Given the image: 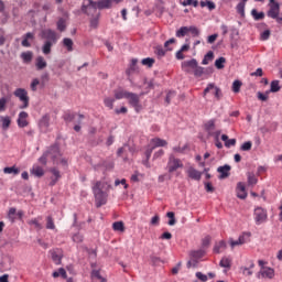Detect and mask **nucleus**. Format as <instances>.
<instances>
[{
    "instance_id": "obj_31",
    "label": "nucleus",
    "mask_w": 282,
    "mask_h": 282,
    "mask_svg": "<svg viewBox=\"0 0 282 282\" xmlns=\"http://www.w3.org/2000/svg\"><path fill=\"white\" fill-rule=\"evenodd\" d=\"M134 72H139L138 68V58H132L129 68L127 69V74H134Z\"/></svg>"
},
{
    "instance_id": "obj_60",
    "label": "nucleus",
    "mask_w": 282,
    "mask_h": 282,
    "mask_svg": "<svg viewBox=\"0 0 282 282\" xmlns=\"http://www.w3.org/2000/svg\"><path fill=\"white\" fill-rule=\"evenodd\" d=\"M47 158H50L48 154L44 152L42 156L39 158L40 164H42L43 166H47Z\"/></svg>"
},
{
    "instance_id": "obj_15",
    "label": "nucleus",
    "mask_w": 282,
    "mask_h": 282,
    "mask_svg": "<svg viewBox=\"0 0 282 282\" xmlns=\"http://www.w3.org/2000/svg\"><path fill=\"white\" fill-rule=\"evenodd\" d=\"M187 175L191 180H195L196 182H199V180H202V175H204V172H199L195 167L191 166L187 170Z\"/></svg>"
},
{
    "instance_id": "obj_21",
    "label": "nucleus",
    "mask_w": 282,
    "mask_h": 282,
    "mask_svg": "<svg viewBox=\"0 0 282 282\" xmlns=\"http://www.w3.org/2000/svg\"><path fill=\"white\" fill-rule=\"evenodd\" d=\"M30 173L35 177H43V175H45V170H43V167H41L40 165H34L31 169Z\"/></svg>"
},
{
    "instance_id": "obj_56",
    "label": "nucleus",
    "mask_w": 282,
    "mask_h": 282,
    "mask_svg": "<svg viewBox=\"0 0 282 282\" xmlns=\"http://www.w3.org/2000/svg\"><path fill=\"white\" fill-rule=\"evenodd\" d=\"M257 182H258L257 176H254V174L248 173L249 186H254V184H257Z\"/></svg>"
},
{
    "instance_id": "obj_11",
    "label": "nucleus",
    "mask_w": 282,
    "mask_h": 282,
    "mask_svg": "<svg viewBox=\"0 0 282 282\" xmlns=\"http://www.w3.org/2000/svg\"><path fill=\"white\" fill-rule=\"evenodd\" d=\"M274 279V269L267 267L257 273V279Z\"/></svg>"
},
{
    "instance_id": "obj_26",
    "label": "nucleus",
    "mask_w": 282,
    "mask_h": 282,
    "mask_svg": "<svg viewBox=\"0 0 282 282\" xmlns=\"http://www.w3.org/2000/svg\"><path fill=\"white\" fill-rule=\"evenodd\" d=\"M251 17L256 20V21H263V19H265V12L263 11H258L257 9H252L251 10Z\"/></svg>"
},
{
    "instance_id": "obj_54",
    "label": "nucleus",
    "mask_w": 282,
    "mask_h": 282,
    "mask_svg": "<svg viewBox=\"0 0 282 282\" xmlns=\"http://www.w3.org/2000/svg\"><path fill=\"white\" fill-rule=\"evenodd\" d=\"M84 239H85V237L80 232H77V234L73 235V241L75 243H83Z\"/></svg>"
},
{
    "instance_id": "obj_39",
    "label": "nucleus",
    "mask_w": 282,
    "mask_h": 282,
    "mask_svg": "<svg viewBox=\"0 0 282 282\" xmlns=\"http://www.w3.org/2000/svg\"><path fill=\"white\" fill-rule=\"evenodd\" d=\"M75 119H76V112L66 111L63 115V120L65 122H74Z\"/></svg>"
},
{
    "instance_id": "obj_46",
    "label": "nucleus",
    "mask_w": 282,
    "mask_h": 282,
    "mask_svg": "<svg viewBox=\"0 0 282 282\" xmlns=\"http://www.w3.org/2000/svg\"><path fill=\"white\" fill-rule=\"evenodd\" d=\"M166 217H169V221H167V225L169 226H175V224H177V220L175 219V213H173V212H169L167 214H166Z\"/></svg>"
},
{
    "instance_id": "obj_3",
    "label": "nucleus",
    "mask_w": 282,
    "mask_h": 282,
    "mask_svg": "<svg viewBox=\"0 0 282 282\" xmlns=\"http://www.w3.org/2000/svg\"><path fill=\"white\" fill-rule=\"evenodd\" d=\"M41 39L44 40L42 52L45 56L52 54V47L58 43V34L52 29H44L40 33Z\"/></svg>"
},
{
    "instance_id": "obj_38",
    "label": "nucleus",
    "mask_w": 282,
    "mask_h": 282,
    "mask_svg": "<svg viewBox=\"0 0 282 282\" xmlns=\"http://www.w3.org/2000/svg\"><path fill=\"white\" fill-rule=\"evenodd\" d=\"M243 85V83L239 79L234 80L232 86H231V90L234 91V94H239V91H241V86Z\"/></svg>"
},
{
    "instance_id": "obj_27",
    "label": "nucleus",
    "mask_w": 282,
    "mask_h": 282,
    "mask_svg": "<svg viewBox=\"0 0 282 282\" xmlns=\"http://www.w3.org/2000/svg\"><path fill=\"white\" fill-rule=\"evenodd\" d=\"M206 254V251L204 249H198V250H192L189 252V257H192V259H202L204 256Z\"/></svg>"
},
{
    "instance_id": "obj_37",
    "label": "nucleus",
    "mask_w": 282,
    "mask_h": 282,
    "mask_svg": "<svg viewBox=\"0 0 282 282\" xmlns=\"http://www.w3.org/2000/svg\"><path fill=\"white\" fill-rule=\"evenodd\" d=\"M215 67L216 69H224V67H226V57L220 56L219 58H217L215 61Z\"/></svg>"
},
{
    "instance_id": "obj_36",
    "label": "nucleus",
    "mask_w": 282,
    "mask_h": 282,
    "mask_svg": "<svg viewBox=\"0 0 282 282\" xmlns=\"http://www.w3.org/2000/svg\"><path fill=\"white\" fill-rule=\"evenodd\" d=\"M20 56L23 63H32V57L34 56V54L31 51H28V52L21 53Z\"/></svg>"
},
{
    "instance_id": "obj_62",
    "label": "nucleus",
    "mask_w": 282,
    "mask_h": 282,
    "mask_svg": "<svg viewBox=\"0 0 282 282\" xmlns=\"http://www.w3.org/2000/svg\"><path fill=\"white\" fill-rule=\"evenodd\" d=\"M210 236H206L202 239V248H208L210 246Z\"/></svg>"
},
{
    "instance_id": "obj_61",
    "label": "nucleus",
    "mask_w": 282,
    "mask_h": 282,
    "mask_svg": "<svg viewBox=\"0 0 282 282\" xmlns=\"http://www.w3.org/2000/svg\"><path fill=\"white\" fill-rule=\"evenodd\" d=\"M204 186H205V191L207 193H215V186H213V183L210 182H205L204 183Z\"/></svg>"
},
{
    "instance_id": "obj_20",
    "label": "nucleus",
    "mask_w": 282,
    "mask_h": 282,
    "mask_svg": "<svg viewBox=\"0 0 282 282\" xmlns=\"http://www.w3.org/2000/svg\"><path fill=\"white\" fill-rule=\"evenodd\" d=\"M88 17H91L90 18V28H93L94 30H96V28H98V23L100 21V12H94L93 11V15H88Z\"/></svg>"
},
{
    "instance_id": "obj_28",
    "label": "nucleus",
    "mask_w": 282,
    "mask_h": 282,
    "mask_svg": "<svg viewBox=\"0 0 282 282\" xmlns=\"http://www.w3.org/2000/svg\"><path fill=\"white\" fill-rule=\"evenodd\" d=\"M3 173H6L7 175H19V173H21V170L17 166H7L3 169Z\"/></svg>"
},
{
    "instance_id": "obj_53",
    "label": "nucleus",
    "mask_w": 282,
    "mask_h": 282,
    "mask_svg": "<svg viewBox=\"0 0 282 282\" xmlns=\"http://www.w3.org/2000/svg\"><path fill=\"white\" fill-rule=\"evenodd\" d=\"M113 102H116V99L111 98V97H107L105 100H104V105L106 107H108V109H113Z\"/></svg>"
},
{
    "instance_id": "obj_1",
    "label": "nucleus",
    "mask_w": 282,
    "mask_h": 282,
    "mask_svg": "<svg viewBox=\"0 0 282 282\" xmlns=\"http://www.w3.org/2000/svg\"><path fill=\"white\" fill-rule=\"evenodd\" d=\"M181 69H183L185 74H193L195 78H202L203 76H213V74L215 73V68L213 66H199V62H197L195 58L182 62Z\"/></svg>"
},
{
    "instance_id": "obj_7",
    "label": "nucleus",
    "mask_w": 282,
    "mask_h": 282,
    "mask_svg": "<svg viewBox=\"0 0 282 282\" xmlns=\"http://www.w3.org/2000/svg\"><path fill=\"white\" fill-rule=\"evenodd\" d=\"M253 217L257 226L265 224V221H268V209L260 206L256 207L253 210Z\"/></svg>"
},
{
    "instance_id": "obj_23",
    "label": "nucleus",
    "mask_w": 282,
    "mask_h": 282,
    "mask_svg": "<svg viewBox=\"0 0 282 282\" xmlns=\"http://www.w3.org/2000/svg\"><path fill=\"white\" fill-rule=\"evenodd\" d=\"M0 121H1V129H3V131H8V129H10V124H12V119L9 116L0 117Z\"/></svg>"
},
{
    "instance_id": "obj_32",
    "label": "nucleus",
    "mask_w": 282,
    "mask_h": 282,
    "mask_svg": "<svg viewBox=\"0 0 282 282\" xmlns=\"http://www.w3.org/2000/svg\"><path fill=\"white\" fill-rule=\"evenodd\" d=\"M236 11L240 14L241 19H246V2H239L236 6Z\"/></svg>"
},
{
    "instance_id": "obj_47",
    "label": "nucleus",
    "mask_w": 282,
    "mask_h": 282,
    "mask_svg": "<svg viewBox=\"0 0 282 282\" xmlns=\"http://www.w3.org/2000/svg\"><path fill=\"white\" fill-rule=\"evenodd\" d=\"M187 32H191L193 37H197L200 34L199 29L195 25L187 26Z\"/></svg>"
},
{
    "instance_id": "obj_57",
    "label": "nucleus",
    "mask_w": 282,
    "mask_h": 282,
    "mask_svg": "<svg viewBox=\"0 0 282 282\" xmlns=\"http://www.w3.org/2000/svg\"><path fill=\"white\" fill-rule=\"evenodd\" d=\"M215 93L214 96L215 98H217V100H221V98L224 97V93H221V88L214 86Z\"/></svg>"
},
{
    "instance_id": "obj_55",
    "label": "nucleus",
    "mask_w": 282,
    "mask_h": 282,
    "mask_svg": "<svg viewBox=\"0 0 282 282\" xmlns=\"http://www.w3.org/2000/svg\"><path fill=\"white\" fill-rule=\"evenodd\" d=\"M252 150V141H247L241 144L240 151H251Z\"/></svg>"
},
{
    "instance_id": "obj_10",
    "label": "nucleus",
    "mask_w": 282,
    "mask_h": 282,
    "mask_svg": "<svg viewBox=\"0 0 282 282\" xmlns=\"http://www.w3.org/2000/svg\"><path fill=\"white\" fill-rule=\"evenodd\" d=\"M231 170H232V166H230L229 164H225V165L217 167V173H219L218 180H226V178L230 177Z\"/></svg>"
},
{
    "instance_id": "obj_8",
    "label": "nucleus",
    "mask_w": 282,
    "mask_h": 282,
    "mask_svg": "<svg viewBox=\"0 0 282 282\" xmlns=\"http://www.w3.org/2000/svg\"><path fill=\"white\" fill-rule=\"evenodd\" d=\"M45 152L48 156L51 155V160L54 164H58L57 160L63 155V153H61V145H58V143L52 144Z\"/></svg>"
},
{
    "instance_id": "obj_29",
    "label": "nucleus",
    "mask_w": 282,
    "mask_h": 282,
    "mask_svg": "<svg viewBox=\"0 0 282 282\" xmlns=\"http://www.w3.org/2000/svg\"><path fill=\"white\" fill-rule=\"evenodd\" d=\"M204 129L205 131H207L208 135H213L214 129H215V119H210L208 120L205 124H204Z\"/></svg>"
},
{
    "instance_id": "obj_5",
    "label": "nucleus",
    "mask_w": 282,
    "mask_h": 282,
    "mask_svg": "<svg viewBox=\"0 0 282 282\" xmlns=\"http://www.w3.org/2000/svg\"><path fill=\"white\" fill-rule=\"evenodd\" d=\"M13 96L19 98L20 102H22V105L19 106V109H28V107H30V96H28V90L25 88H17L13 91Z\"/></svg>"
},
{
    "instance_id": "obj_2",
    "label": "nucleus",
    "mask_w": 282,
    "mask_h": 282,
    "mask_svg": "<svg viewBox=\"0 0 282 282\" xmlns=\"http://www.w3.org/2000/svg\"><path fill=\"white\" fill-rule=\"evenodd\" d=\"M113 0H84L82 3V13L86 17H94V12L98 10H111Z\"/></svg>"
},
{
    "instance_id": "obj_35",
    "label": "nucleus",
    "mask_w": 282,
    "mask_h": 282,
    "mask_svg": "<svg viewBox=\"0 0 282 282\" xmlns=\"http://www.w3.org/2000/svg\"><path fill=\"white\" fill-rule=\"evenodd\" d=\"M112 230H115L116 232H124V223L122 220L115 221L112 224Z\"/></svg>"
},
{
    "instance_id": "obj_24",
    "label": "nucleus",
    "mask_w": 282,
    "mask_h": 282,
    "mask_svg": "<svg viewBox=\"0 0 282 282\" xmlns=\"http://www.w3.org/2000/svg\"><path fill=\"white\" fill-rule=\"evenodd\" d=\"M279 79L272 80L270 84V89L268 90L269 94H276L281 91V85H279Z\"/></svg>"
},
{
    "instance_id": "obj_42",
    "label": "nucleus",
    "mask_w": 282,
    "mask_h": 282,
    "mask_svg": "<svg viewBox=\"0 0 282 282\" xmlns=\"http://www.w3.org/2000/svg\"><path fill=\"white\" fill-rule=\"evenodd\" d=\"M141 64L144 65L145 67H153V65L155 64V58L152 57H145L141 61Z\"/></svg>"
},
{
    "instance_id": "obj_25",
    "label": "nucleus",
    "mask_w": 282,
    "mask_h": 282,
    "mask_svg": "<svg viewBox=\"0 0 282 282\" xmlns=\"http://www.w3.org/2000/svg\"><path fill=\"white\" fill-rule=\"evenodd\" d=\"M62 45L66 47L67 52H74V41L69 37H64Z\"/></svg>"
},
{
    "instance_id": "obj_43",
    "label": "nucleus",
    "mask_w": 282,
    "mask_h": 282,
    "mask_svg": "<svg viewBox=\"0 0 282 282\" xmlns=\"http://www.w3.org/2000/svg\"><path fill=\"white\" fill-rule=\"evenodd\" d=\"M152 142H154V149H158V147H166L167 142L166 140L160 139V138H154L152 139Z\"/></svg>"
},
{
    "instance_id": "obj_6",
    "label": "nucleus",
    "mask_w": 282,
    "mask_h": 282,
    "mask_svg": "<svg viewBox=\"0 0 282 282\" xmlns=\"http://www.w3.org/2000/svg\"><path fill=\"white\" fill-rule=\"evenodd\" d=\"M279 14H281V4L279 2L270 4L267 17H269V19H274L279 25H282V18L279 17Z\"/></svg>"
},
{
    "instance_id": "obj_59",
    "label": "nucleus",
    "mask_w": 282,
    "mask_h": 282,
    "mask_svg": "<svg viewBox=\"0 0 282 282\" xmlns=\"http://www.w3.org/2000/svg\"><path fill=\"white\" fill-rule=\"evenodd\" d=\"M230 39L231 41H235V39H237V36H239V29L231 26L230 28Z\"/></svg>"
},
{
    "instance_id": "obj_64",
    "label": "nucleus",
    "mask_w": 282,
    "mask_h": 282,
    "mask_svg": "<svg viewBox=\"0 0 282 282\" xmlns=\"http://www.w3.org/2000/svg\"><path fill=\"white\" fill-rule=\"evenodd\" d=\"M6 105H8V98L1 97L0 98V111H6Z\"/></svg>"
},
{
    "instance_id": "obj_50",
    "label": "nucleus",
    "mask_w": 282,
    "mask_h": 282,
    "mask_svg": "<svg viewBox=\"0 0 282 282\" xmlns=\"http://www.w3.org/2000/svg\"><path fill=\"white\" fill-rule=\"evenodd\" d=\"M91 276H94L95 279H98L100 282H107V279L100 275V270H93Z\"/></svg>"
},
{
    "instance_id": "obj_16",
    "label": "nucleus",
    "mask_w": 282,
    "mask_h": 282,
    "mask_svg": "<svg viewBox=\"0 0 282 282\" xmlns=\"http://www.w3.org/2000/svg\"><path fill=\"white\" fill-rule=\"evenodd\" d=\"M30 41H34V33L28 32L23 35V40L21 42L22 47H32Z\"/></svg>"
},
{
    "instance_id": "obj_9",
    "label": "nucleus",
    "mask_w": 282,
    "mask_h": 282,
    "mask_svg": "<svg viewBox=\"0 0 282 282\" xmlns=\"http://www.w3.org/2000/svg\"><path fill=\"white\" fill-rule=\"evenodd\" d=\"M177 169H184V164L180 159H175V155L171 154L167 162L169 173H175Z\"/></svg>"
},
{
    "instance_id": "obj_12",
    "label": "nucleus",
    "mask_w": 282,
    "mask_h": 282,
    "mask_svg": "<svg viewBox=\"0 0 282 282\" xmlns=\"http://www.w3.org/2000/svg\"><path fill=\"white\" fill-rule=\"evenodd\" d=\"M50 173H52L53 176H51V182L48 183V186H56L58 183V180H61V171L56 167H51Z\"/></svg>"
},
{
    "instance_id": "obj_48",
    "label": "nucleus",
    "mask_w": 282,
    "mask_h": 282,
    "mask_svg": "<svg viewBox=\"0 0 282 282\" xmlns=\"http://www.w3.org/2000/svg\"><path fill=\"white\" fill-rule=\"evenodd\" d=\"M269 95H270L269 90H267L264 94L261 93V91H258L257 93V98H258V100H261L262 102H265V101H268Z\"/></svg>"
},
{
    "instance_id": "obj_17",
    "label": "nucleus",
    "mask_w": 282,
    "mask_h": 282,
    "mask_svg": "<svg viewBox=\"0 0 282 282\" xmlns=\"http://www.w3.org/2000/svg\"><path fill=\"white\" fill-rule=\"evenodd\" d=\"M130 94H131L130 91L119 88V89L115 90V99L122 100V98H126V100H127L129 98Z\"/></svg>"
},
{
    "instance_id": "obj_33",
    "label": "nucleus",
    "mask_w": 282,
    "mask_h": 282,
    "mask_svg": "<svg viewBox=\"0 0 282 282\" xmlns=\"http://www.w3.org/2000/svg\"><path fill=\"white\" fill-rule=\"evenodd\" d=\"M229 243L231 248H235L236 246H243V243H246V237L239 236L238 240H232V238H230Z\"/></svg>"
},
{
    "instance_id": "obj_45",
    "label": "nucleus",
    "mask_w": 282,
    "mask_h": 282,
    "mask_svg": "<svg viewBox=\"0 0 282 282\" xmlns=\"http://www.w3.org/2000/svg\"><path fill=\"white\" fill-rule=\"evenodd\" d=\"M46 229L47 230H55L56 229V225H54V218H52V216L46 217Z\"/></svg>"
},
{
    "instance_id": "obj_19",
    "label": "nucleus",
    "mask_w": 282,
    "mask_h": 282,
    "mask_svg": "<svg viewBox=\"0 0 282 282\" xmlns=\"http://www.w3.org/2000/svg\"><path fill=\"white\" fill-rule=\"evenodd\" d=\"M127 100L131 107H138V104H140V96H138V94L130 93Z\"/></svg>"
},
{
    "instance_id": "obj_22",
    "label": "nucleus",
    "mask_w": 282,
    "mask_h": 282,
    "mask_svg": "<svg viewBox=\"0 0 282 282\" xmlns=\"http://www.w3.org/2000/svg\"><path fill=\"white\" fill-rule=\"evenodd\" d=\"M35 61V66L37 70L45 69V67H47V62L45 61L44 56H37Z\"/></svg>"
},
{
    "instance_id": "obj_41",
    "label": "nucleus",
    "mask_w": 282,
    "mask_h": 282,
    "mask_svg": "<svg viewBox=\"0 0 282 282\" xmlns=\"http://www.w3.org/2000/svg\"><path fill=\"white\" fill-rule=\"evenodd\" d=\"M186 34H188V26H181L177 31H176V37L177 39H184V36H186Z\"/></svg>"
},
{
    "instance_id": "obj_44",
    "label": "nucleus",
    "mask_w": 282,
    "mask_h": 282,
    "mask_svg": "<svg viewBox=\"0 0 282 282\" xmlns=\"http://www.w3.org/2000/svg\"><path fill=\"white\" fill-rule=\"evenodd\" d=\"M177 96V93L175 90H169L165 97V102L166 105H171V101L173 100V98H175Z\"/></svg>"
},
{
    "instance_id": "obj_51",
    "label": "nucleus",
    "mask_w": 282,
    "mask_h": 282,
    "mask_svg": "<svg viewBox=\"0 0 282 282\" xmlns=\"http://www.w3.org/2000/svg\"><path fill=\"white\" fill-rule=\"evenodd\" d=\"M271 34H272V31H270L269 29H267V30H264V31L260 34V40H261V41H269Z\"/></svg>"
},
{
    "instance_id": "obj_34",
    "label": "nucleus",
    "mask_w": 282,
    "mask_h": 282,
    "mask_svg": "<svg viewBox=\"0 0 282 282\" xmlns=\"http://www.w3.org/2000/svg\"><path fill=\"white\" fill-rule=\"evenodd\" d=\"M214 58H215V53L213 51L207 52V54L204 55L202 65H208V63L214 61Z\"/></svg>"
},
{
    "instance_id": "obj_52",
    "label": "nucleus",
    "mask_w": 282,
    "mask_h": 282,
    "mask_svg": "<svg viewBox=\"0 0 282 282\" xmlns=\"http://www.w3.org/2000/svg\"><path fill=\"white\" fill-rule=\"evenodd\" d=\"M52 260L54 261L55 265H61L63 261V257H61L58 253L53 252L52 253Z\"/></svg>"
},
{
    "instance_id": "obj_63",
    "label": "nucleus",
    "mask_w": 282,
    "mask_h": 282,
    "mask_svg": "<svg viewBox=\"0 0 282 282\" xmlns=\"http://www.w3.org/2000/svg\"><path fill=\"white\" fill-rule=\"evenodd\" d=\"M195 276H196V279H198L202 282L208 281V275H206V274H204V273H202L199 271L196 272Z\"/></svg>"
},
{
    "instance_id": "obj_40",
    "label": "nucleus",
    "mask_w": 282,
    "mask_h": 282,
    "mask_svg": "<svg viewBox=\"0 0 282 282\" xmlns=\"http://www.w3.org/2000/svg\"><path fill=\"white\" fill-rule=\"evenodd\" d=\"M56 25H57L58 32H65V30H67L65 18H59Z\"/></svg>"
},
{
    "instance_id": "obj_30",
    "label": "nucleus",
    "mask_w": 282,
    "mask_h": 282,
    "mask_svg": "<svg viewBox=\"0 0 282 282\" xmlns=\"http://www.w3.org/2000/svg\"><path fill=\"white\" fill-rule=\"evenodd\" d=\"M17 193L19 195H28V194L32 193V187L28 184H24L21 187L17 188Z\"/></svg>"
},
{
    "instance_id": "obj_4",
    "label": "nucleus",
    "mask_w": 282,
    "mask_h": 282,
    "mask_svg": "<svg viewBox=\"0 0 282 282\" xmlns=\"http://www.w3.org/2000/svg\"><path fill=\"white\" fill-rule=\"evenodd\" d=\"M100 181H98L94 186H93V193L95 197V204L96 208H100L107 204V194L102 188L100 187Z\"/></svg>"
},
{
    "instance_id": "obj_14",
    "label": "nucleus",
    "mask_w": 282,
    "mask_h": 282,
    "mask_svg": "<svg viewBox=\"0 0 282 282\" xmlns=\"http://www.w3.org/2000/svg\"><path fill=\"white\" fill-rule=\"evenodd\" d=\"M28 112L25 111H21L19 113V117H18V120H17V123H18V127L20 129H25V127H28L30 124V122H28L25 119L28 118Z\"/></svg>"
},
{
    "instance_id": "obj_58",
    "label": "nucleus",
    "mask_w": 282,
    "mask_h": 282,
    "mask_svg": "<svg viewBox=\"0 0 282 282\" xmlns=\"http://www.w3.org/2000/svg\"><path fill=\"white\" fill-rule=\"evenodd\" d=\"M220 268H230L231 263H230V259L228 258H223L219 262Z\"/></svg>"
},
{
    "instance_id": "obj_49",
    "label": "nucleus",
    "mask_w": 282,
    "mask_h": 282,
    "mask_svg": "<svg viewBox=\"0 0 282 282\" xmlns=\"http://www.w3.org/2000/svg\"><path fill=\"white\" fill-rule=\"evenodd\" d=\"M154 54H156V56H159V58H162V57L166 56V51H164V47H162V45H158L155 47Z\"/></svg>"
},
{
    "instance_id": "obj_18",
    "label": "nucleus",
    "mask_w": 282,
    "mask_h": 282,
    "mask_svg": "<svg viewBox=\"0 0 282 282\" xmlns=\"http://www.w3.org/2000/svg\"><path fill=\"white\" fill-rule=\"evenodd\" d=\"M228 248V243H226V240H220L219 242H216L214 246L213 251L215 254H220L221 250H226Z\"/></svg>"
},
{
    "instance_id": "obj_13",
    "label": "nucleus",
    "mask_w": 282,
    "mask_h": 282,
    "mask_svg": "<svg viewBox=\"0 0 282 282\" xmlns=\"http://www.w3.org/2000/svg\"><path fill=\"white\" fill-rule=\"evenodd\" d=\"M39 128L43 133L47 132V129H50V116L47 113L40 119Z\"/></svg>"
}]
</instances>
